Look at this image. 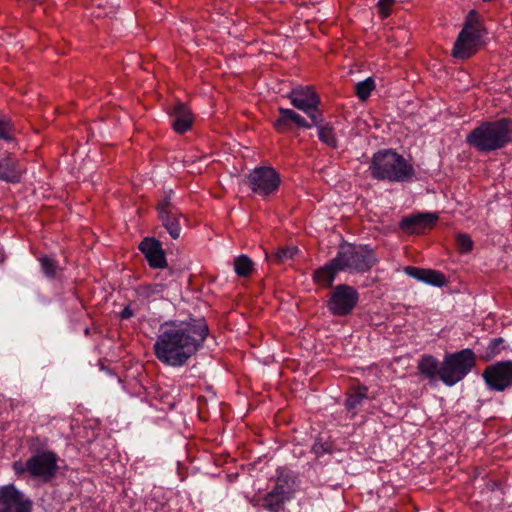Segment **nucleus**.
<instances>
[{"label": "nucleus", "mask_w": 512, "mask_h": 512, "mask_svg": "<svg viewBox=\"0 0 512 512\" xmlns=\"http://www.w3.org/2000/svg\"><path fill=\"white\" fill-rule=\"evenodd\" d=\"M173 191L169 190L158 201L156 210L158 219L173 239H177L181 233L180 218L182 213L172 202Z\"/></svg>", "instance_id": "9d476101"}, {"label": "nucleus", "mask_w": 512, "mask_h": 512, "mask_svg": "<svg viewBox=\"0 0 512 512\" xmlns=\"http://www.w3.org/2000/svg\"><path fill=\"white\" fill-rule=\"evenodd\" d=\"M278 112L279 116L273 122V127L278 133L283 134L289 132L293 125L306 129L311 128V124L292 109L279 107Z\"/></svg>", "instance_id": "f3484780"}, {"label": "nucleus", "mask_w": 512, "mask_h": 512, "mask_svg": "<svg viewBox=\"0 0 512 512\" xmlns=\"http://www.w3.org/2000/svg\"><path fill=\"white\" fill-rule=\"evenodd\" d=\"M313 450L316 453V455H318V456L328 452V450L324 447V445L320 444V443H315L313 446Z\"/></svg>", "instance_id": "c9c22d12"}, {"label": "nucleus", "mask_w": 512, "mask_h": 512, "mask_svg": "<svg viewBox=\"0 0 512 512\" xmlns=\"http://www.w3.org/2000/svg\"><path fill=\"white\" fill-rule=\"evenodd\" d=\"M134 316V310L131 308V304H128L120 313L121 320H127Z\"/></svg>", "instance_id": "f704fd0d"}, {"label": "nucleus", "mask_w": 512, "mask_h": 512, "mask_svg": "<svg viewBox=\"0 0 512 512\" xmlns=\"http://www.w3.org/2000/svg\"><path fill=\"white\" fill-rule=\"evenodd\" d=\"M208 334L204 318L165 321L153 344L154 355L166 366L182 367L203 347Z\"/></svg>", "instance_id": "f257e3e1"}, {"label": "nucleus", "mask_w": 512, "mask_h": 512, "mask_svg": "<svg viewBox=\"0 0 512 512\" xmlns=\"http://www.w3.org/2000/svg\"><path fill=\"white\" fill-rule=\"evenodd\" d=\"M48 445V440L46 438L41 439L40 437H32L28 441V447L30 451L38 453L42 452L44 448H46Z\"/></svg>", "instance_id": "473e14b6"}, {"label": "nucleus", "mask_w": 512, "mask_h": 512, "mask_svg": "<svg viewBox=\"0 0 512 512\" xmlns=\"http://www.w3.org/2000/svg\"><path fill=\"white\" fill-rule=\"evenodd\" d=\"M172 127L175 132L184 134L193 124V115L187 105L177 102L171 108Z\"/></svg>", "instance_id": "6ab92c4d"}, {"label": "nucleus", "mask_w": 512, "mask_h": 512, "mask_svg": "<svg viewBox=\"0 0 512 512\" xmlns=\"http://www.w3.org/2000/svg\"><path fill=\"white\" fill-rule=\"evenodd\" d=\"M338 267L339 265L334 263V258L329 260L324 266L313 272L314 282L322 288L331 287L338 272L342 271Z\"/></svg>", "instance_id": "412c9836"}, {"label": "nucleus", "mask_w": 512, "mask_h": 512, "mask_svg": "<svg viewBox=\"0 0 512 512\" xmlns=\"http://www.w3.org/2000/svg\"><path fill=\"white\" fill-rule=\"evenodd\" d=\"M234 271L237 276L247 278L254 272V262L245 254L234 259Z\"/></svg>", "instance_id": "393cba45"}, {"label": "nucleus", "mask_w": 512, "mask_h": 512, "mask_svg": "<svg viewBox=\"0 0 512 512\" xmlns=\"http://www.w3.org/2000/svg\"><path fill=\"white\" fill-rule=\"evenodd\" d=\"M334 263L342 271L364 274L378 263V258L369 245L343 243L338 248Z\"/></svg>", "instance_id": "20e7f679"}, {"label": "nucleus", "mask_w": 512, "mask_h": 512, "mask_svg": "<svg viewBox=\"0 0 512 512\" xmlns=\"http://www.w3.org/2000/svg\"><path fill=\"white\" fill-rule=\"evenodd\" d=\"M512 142V119L482 121L466 136V143L478 152H493Z\"/></svg>", "instance_id": "f03ea898"}, {"label": "nucleus", "mask_w": 512, "mask_h": 512, "mask_svg": "<svg viewBox=\"0 0 512 512\" xmlns=\"http://www.w3.org/2000/svg\"><path fill=\"white\" fill-rule=\"evenodd\" d=\"M417 369L426 379L435 380L439 378L441 380V363L433 355H422L418 360Z\"/></svg>", "instance_id": "4be33fe9"}, {"label": "nucleus", "mask_w": 512, "mask_h": 512, "mask_svg": "<svg viewBox=\"0 0 512 512\" xmlns=\"http://www.w3.org/2000/svg\"><path fill=\"white\" fill-rule=\"evenodd\" d=\"M313 125L317 127L318 138L322 143L333 149L338 147V141L335 135L334 127L330 123L324 122L322 114L320 115V120L313 122Z\"/></svg>", "instance_id": "b1692460"}, {"label": "nucleus", "mask_w": 512, "mask_h": 512, "mask_svg": "<svg viewBox=\"0 0 512 512\" xmlns=\"http://www.w3.org/2000/svg\"><path fill=\"white\" fill-rule=\"evenodd\" d=\"M368 398V388L365 385H357L352 387L347 393L344 405L348 411L353 412V416L356 414V409L362 405L364 400Z\"/></svg>", "instance_id": "5701e85b"}, {"label": "nucleus", "mask_w": 512, "mask_h": 512, "mask_svg": "<svg viewBox=\"0 0 512 512\" xmlns=\"http://www.w3.org/2000/svg\"><path fill=\"white\" fill-rule=\"evenodd\" d=\"M369 172L373 179L390 182H410L415 175L414 167L391 149L380 150L373 155Z\"/></svg>", "instance_id": "7ed1b4c3"}, {"label": "nucleus", "mask_w": 512, "mask_h": 512, "mask_svg": "<svg viewBox=\"0 0 512 512\" xmlns=\"http://www.w3.org/2000/svg\"><path fill=\"white\" fill-rule=\"evenodd\" d=\"M23 170L16 159L8 152L0 156V180L7 183H18L21 180Z\"/></svg>", "instance_id": "aec40b11"}, {"label": "nucleus", "mask_w": 512, "mask_h": 512, "mask_svg": "<svg viewBox=\"0 0 512 512\" xmlns=\"http://www.w3.org/2000/svg\"><path fill=\"white\" fill-rule=\"evenodd\" d=\"M504 343V340L502 338H494L490 341L488 347L486 348V355L485 360H491L492 358L496 357L498 354H500L502 350V344Z\"/></svg>", "instance_id": "2f4dec72"}, {"label": "nucleus", "mask_w": 512, "mask_h": 512, "mask_svg": "<svg viewBox=\"0 0 512 512\" xmlns=\"http://www.w3.org/2000/svg\"><path fill=\"white\" fill-rule=\"evenodd\" d=\"M375 87L376 85L374 79L368 77L355 85V94L361 101H365L370 97Z\"/></svg>", "instance_id": "cd10ccee"}, {"label": "nucleus", "mask_w": 512, "mask_h": 512, "mask_svg": "<svg viewBox=\"0 0 512 512\" xmlns=\"http://www.w3.org/2000/svg\"><path fill=\"white\" fill-rule=\"evenodd\" d=\"M138 248L144 254L150 268L164 269L168 266L165 251L159 240L145 237Z\"/></svg>", "instance_id": "dca6fc26"}, {"label": "nucleus", "mask_w": 512, "mask_h": 512, "mask_svg": "<svg viewBox=\"0 0 512 512\" xmlns=\"http://www.w3.org/2000/svg\"><path fill=\"white\" fill-rule=\"evenodd\" d=\"M247 184L254 194L267 198L277 193L281 177L273 167L260 166L247 175Z\"/></svg>", "instance_id": "6e6552de"}, {"label": "nucleus", "mask_w": 512, "mask_h": 512, "mask_svg": "<svg viewBox=\"0 0 512 512\" xmlns=\"http://www.w3.org/2000/svg\"><path fill=\"white\" fill-rule=\"evenodd\" d=\"M166 286L161 283L142 284L136 288V294L139 298L149 300L156 296H161Z\"/></svg>", "instance_id": "a878e982"}, {"label": "nucleus", "mask_w": 512, "mask_h": 512, "mask_svg": "<svg viewBox=\"0 0 512 512\" xmlns=\"http://www.w3.org/2000/svg\"><path fill=\"white\" fill-rule=\"evenodd\" d=\"M58 455L52 450H43L35 453L25 462L16 460L12 463V469L17 476L28 474L43 482L51 481L58 471Z\"/></svg>", "instance_id": "39448f33"}, {"label": "nucleus", "mask_w": 512, "mask_h": 512, "mask_svg": "<svg viewBox=\"0 0 512 512\" xmlns=\"http://www.w3.org/2000/svg\"><path fill=\"white\" fill-rule=\"evenodd\" d=\"M288 97L291 104L295 108L306 113L312 122L320 120L321 113L318 111L320 98L312 87L306 86L294 88Z\"/></svg>", "instance_id": "ddd939ff"}, {"label": "nucleus", "mask_w": 512, "mask_h": 512, "mask_svg": "<svg viewBox=\"0 0 512 512\" xmlns=\"http://www.w3.org/2000/svg\"><path fill=\"white\" fill-rule=\"evenodd\" d=\"M395 3V0H379L378 9L382 18H387L391 14V7Z\"/></svg>", "instance_id": "72a5a7b5"}, {"label": "nucleus", "mask_w": 512, "mask_h": 512, "mask_svg": "<svg viewBox=\"0 0 512 512\" xmlns=\"http://www.w3.org/2000/svg\"><path fill=\"white\" fill-rule=\"evenodd\" d=\"M298 252L297 247H280L272 255L269 256V260L275 264H282L290 259H293L295 254Z\"/></svg>", "instance_id": "bb28decb"}, {"label": "nucleus", "mask_w": 512, "mask_h": 512, "mask_svg": "<svg viewBox=\"0 0 512 512\" xmlns=\"http://www.w3.org/2000/svg\"><path fill=\"white\" fill-rule=\"evenodd\" d=\"M291 495L292 490L288 480L283 476H278L273 488L260 499L261 506L269 512H281Z\"/></svg>", "instance_id": "4468645a"}, {"label": "nucleus", "mask_w": 512, "mask_h": 512, "mask_svg": "<svg viewBox=\"0 0 512 512\" xmlns=\"http://www.w3.org/2000/svg\"><path fill=\"white\" fill-rule=\"evenodd\" d=\"M482 378L490 391L503 392L512 386V361H498L488 365Z\"/></svg>", "instance_id": "1a4fd4ad"}, {"label": "nucleus", "mask_w": 512, "mask_h": 512, "mask_svg": "<svg viewBox=\"0 0 512 512\" xmlns=\"http://www.w3.org/2000/svg\"><path fill=\"white\" fill-rule=\"evenodd\" d=\"M13 138L14 125L11 119L4 114H0V139L5 141H12Z\"/></svg>", "instance_id": "c85d7f7f"}, {"label": "nucleus", "mask_w": 512, "mask_h": 512, "mask_svg": "<svg viewBox=\"0 0 512 512\" xmlns=\"http://www.w3.org/2000/svg\"><path fill=\"white\" fill-rule=\"evenodd\" d=\"M457 250L462 253H469L473 250V240L467 233H458L455 238Z\"/></svg>", "instance_id": "c756f323"}, {"label": "nucleus", "mask_w": 512, "mask_h": 512, "mask_svg": "<svg viewBox=\"0 0 512 512\" xmlns=\"http://www.w3.org/2000/svg\"><path fill=\"white\" fill-rule=\"evenodd\" d=\"M476 360V355L470 348L447 353L441 363V381L446 386H454L470 373L476 365Z\"/></svg>", "instance_id": "423d86ee"}, {"label": "nucleus", "mask_w": 512, "mask_h": 512, "mask_svg": "<svg viewBox=\"0 0 512 512\" xmlns=\"http://www.w3.org/2000/svg\"><path fill=\"white\" fill-rule=\"evenodd\" d=\"M32 500L14 484L0 487V512H32Z\"/></svg>", "instance_id": "f8f14e48"}, {"label": "nucleus", "mask_w": 512, "mask_h": 512, "mask_svg": "<svg viewBox=\"0 0 512 512\" xmlns=\"http://www.w3.org/2000/svg\"><path fill=\"white\" fill-rule=\"evenodd\" d=\"M358 300L359 294L354 287L339 284L334 288L327 306L334 316H347L353 311Z\"/></svg>", "instance_id": "9b49d317"}, {"label": "nucleus", "mask_w": 512, "mask_h": 512, "mask_svg": "<svg viewBox=\"0 0 512 512\" xmlns=\"http://www.w3.org/2000/svg\"><path fill=\"white\" fill-rule=\"evenodd\" d=\"M481 37L480 16L475 10H471L468 12L464 26L454 43L452 56L458 59L470 58L477 52Z\"/></svg>", "instance_id": "0eeeda50"}, {"label": "nucleus", "mask_w": 512, "mask_h": 512, "mask_svg": "<svg viewBox=\"0 0 512 512\" xmlns=\"http://www.w3.org/2000/svg\"><path fill=\"white\" fill-rule=\"evenodd\" d=\"M43 273L48 278H54L57 271V262L50 256H43L39 259Z\"/></svg>", "instance_id": "7c9ffc66"}, {"label": "nucleus", "mask_w": 512, "mask_h": 512, "mask_svg": "<svg viewBox=\"0 0 512 512\" xmlns=\"http://www.w3.org/2000/svg\"><path fill=\"white\" fill-rule=\"evenodd\" d=\"M404 272L420 281L435 287H442L447 283L445 275L437 270L420 268L415 266H405Z\"/></svg>", "instance_id": "a211bd4d"}, {"label": "nucleus", "mask_w": 512, "mask_h": 512, "mask_svg": "<svg viewBox=\"0 0 512 512\" xmlns=\"http://www.w3.org/2000/svg\"><path fill=\"white\" fill-rule=\"evenodd\" d=\"M438 221L435 213L421 212L403 217L399 222V228L408 235L424 234L434 228Z\"/></svg>", "instance_id": "2eb2a0df"}]
</instances>
